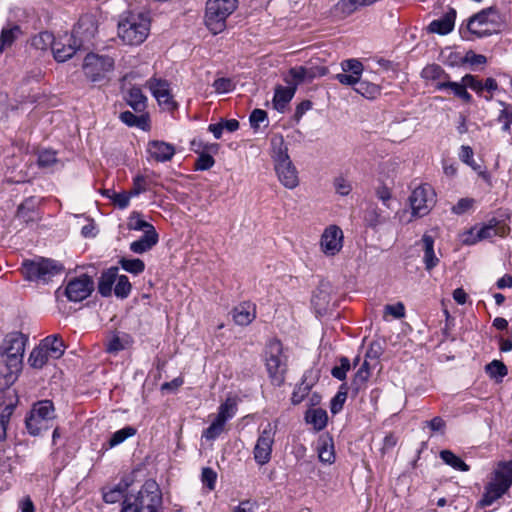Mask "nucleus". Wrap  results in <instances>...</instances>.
<instances>
[{"instance_id": "35", "label": "nucleus", "mask_w": 512, "mask_h": 512, "mask_svg": "<svg viewBox=\"0 0 512 512\" xmlns=\"http://www.w3.org/2000/svg\"><path fill=\"white\" fill-rule=\"evenodd\" d=\"M118 268L112 267L104 272L98 284V291L102 296H110L112 287L117 279Z\"/></svg>"}, {"instance_id": "11", "label": "nucleus", "mask_w": 512, "mask_h": 512, "mask_svg": "<svg viewBox=\"0 0 512 512\" xmlns=\"http://www.w3.org/2000/svg\"><path fill=\"white\" fill-rule=\"evenodd\" d=\"M138 505L145 512H159L162 506V493L156 481H145L139 492L134 495Z\"/></svg>"}, {"instance_id": "32", "label": "nucleus", "mask_w": 512, "mask_h": 512, "mask_svg": "<svg viewBox=\"0 0 512 512\" xmlns=\"http://www.w3.org/2000/svg\"><path fill=\"white\" fill-rule=\"evenodd\" d=\"M22 29L19 25H10L3 27L0 34V54L19 38Z\"/></svg>"}, {"instance_id": "38", "label": "nucleus", "mask_w": 512, "mask_h": 512, "mask_svg": "<svg viewBox=\"0 0 512 512\" xmlns=\"http://www.w3.org/2000/svg\"><path fill=\"white\" fill-rule=\"evenodd\" d=\"M421 76L425 80L437 82L450 79V76L437 64L427 65L423 68Z\"/></svg>"}, {"instance_id": "23", "label": "nucleus", "mask_w": 512, "mask_h": 512, "mask_svg": "<svg viewBox=\"0 0 512 512\" xmlns=\"http://www.w3.org/2000/svg\"><path fill=\"white\" fill-rule=\"evenodd\" d=\"M435 89L439 91L449 90L456 97L460 98L466 103H470L472 101V95L467 91V87L463 82V78L461 79V82L450 81V79L437 82Z\"/></svg>"}, {"instance_id": "46", "label": "nucleus", "mask_w": 512, "mask_h": 512, "mask_svg": "<svg viewBox=\"0 0 512 512\" xmlns=\"http://www.w3.org/2000/svg\"><path fill=\"white\" fill-rule=\"evenodd\" d=\"M120 120L128 126H136L144 129L147 125V117L143 114L137 116L130 111H124L119 116Z\"/></svg>"}, {"instance_id": "57", "label": "nucleus", "mask_w": 512, "mask_h": 512, "mask_svg": "<svg viewBox=\"0 0 512 512\" xmlns=\"http://www.w3.org/2000/svg\"><path fill=\"white\" fill-rule=\"evenodd\" d=\"M350 370V361L347 357L340 358V365L335 366L331 370V374L334 378L342 381L346 378L347 372Z\"/></svg>"}, {"instance_id": "43", "label": "nucleus", "mask_w": 512, "mask_h": 512, "mask_svg": "<svg viewBox=\"0 0 512 512\" xmlns=\"http://www.w3.org/2000/svg\"><path fill=\"white\" fill-rule=\"evenodd\" d=\"M129 343L130 340L128 335L119 336L114 334L107 341L106 351L109 353H117L121 350H124Z\"/></svg>"}, {"instance_id": "36", "label": "nucleus", "mask_w": 512, "mask_h": 512, "mask_svg": "<svg viewBox=\"0 0 512 512\" xmlns=\"http://www.w3.org/2000/svg\"><path fill=\"white\" fill-rule=\"evenodd\" d=\"M305 420L311 424L316 431L325 428L328 420L327 412L323 409H310L306 412Z\"/></svg>"}, {"instance_id": "48", "label": "nucleus", "mask_w": 512, "mask_h": 512, "mask_svg": "<svg viewBox=\"0 0 512 512\" xmlns=\"http://www.w3.org/2000/svg\"><path fill=\"white\" fill-rule=\"evenodd\" d=\"M136 429L131 426H126L116 432H114L109 440V447L113 448L122 442H124L127 438L135 435Z\"/></svg>"}, {"instance_id": "50", "label": "nucleus", "mask_w": 512, "mask_h": 512, "mask_svg": "<svg viewBox=\"0 0 512 512\" xmlns=\"http://www.w3.org/2000/svg\"><path fill=\"white\" fill-rule=\"evenodd\" d=\"M128 229L143 231L144 233L150 229L155 230L154 226L147 221L140 218V214L137 212H133L129 217Z\"/></svg>"}, {"instance_id": "60", "label": "nucleus", "mask_w": 512, "mask_h": 512, "mask_svg": "<svg viewBox=\"0 0 512 512\" xmlns=\"http://www.w3.org/2000/svg\"><path fill=\"white\" fill-rule=\"evenodd\" d=\"M121 512H145L137 503V499H134V494L126 495L122 502Z\"/></svg>"}, {"instance_id": "31", "label": "nucleus", "mask_w": 512, "mask_h": 512, "mask_svg": "<svg viewBox=\"0 0 512 512\" xmlns=\"http://www.w3.org/2000/svg\"><path fill=\"white\" fill-rule=\"evenodd\" d=\"M421 242L424 251L423 261L425 268L426 270L430 271L439 263V259L434 252V239L432 236L424 234L422 236Z\"/></svg>"}, {"instance_id": "18", "label": "nucleus", "mask_w": 512, "mask_h": 512, "mask_svg": "<svg viewBox=\"0 0 512 512\" xmlns=\"http://www.w3.org/2000/svg\"><path fill=\"white\" fill-rule=\"evenodd\" d=\"M321 249L327 256L336 255L343 246V232L342 230L331 225L327 227L321 236Z\"/></svg>"}, {"instance_id": "20", "label": "nucleus", "mask_w": 512, "mask_h": 512, "mask_svg": "<svg viewBox=\"0 0 512 512\" xmlns=\"http://www.w3.org/2000/svg\"><path fill=\"white\" fill-rule=\"evenodd\" d=\"M390 214L374 205L369 206L364 214V222L367 227L374 230L391 222Z\"/></svg>"}, {"instance_id": "17", "label": "nucleus", "mask_w": 512, "mask_h": 512, "mask_svg": "<svg viewBox=\"0 0 512 512\" xmlns=\"http://www.w3.org/2000/svg\"><path fill=\"white\" fill-rule=\"evenodd\" d=\"M83 48L72 35L64 34L54 40L52 52L58 62H65L70 59L77 50Z\"/></svg>"}, {"instance_id": "4", "label": "nucleus", "mask_w": 512, "mask_h": 512, "mask_svg": "<svg viewBox=\"0 0 512 512\" xmlns=\"http://www.w3.org/2000/svg\"><path fill=\"white\" fill-rule=\"evenodd\" d=\"M271 143L278 179L286 188L294 189L299 184L298 172L288 155V148L282 137L273 138Z\"/></svg>"}, {"instance_id": "40", "label": "nucleus", "mask_w": 512, "mask_h": 512, "mask_svg": "<svg viewBox=\"0 0 512 512\" xmlns=\"http://www.w3.org/2000/svg\"><path fill=\"white\" fill-rule=\"evenodd\" d=\"M440 458L443 460V462L452 468L459 470V471H468L469 466L457 455H455L450 450H442L440 452Z\"/></svg>"}, {"instance_id": "39", "label": "nucleus", "mask_w": 512, "mask_h": 512, "mask_svg": "<svg viewBox=\"0 0 512 512\" xmlns=\"http://www.w3.org/2000/svg\"><path fill=\"white\" fill-rule=\"evenodd\" d=\"M486 373L491 379L496 382H502L503 378L507 375L508 369L506 365L500 360H493L485 367Z\"/></svg>"}, {"instance_id": "41", "label": "nucleus", "mask_w": 512, "mask_h": 512, "mask_svg": "<svg viewBox=\"0 0 512 512\" xmlns=\"http://www.w3.org/2000/svg\"><path fill=\"white\" fill-rule=\"evenodd\" d=\"M502 109L497 117V122L501 124V130L505 133H511L512 126V107L509 104L500 102Z\"/></svg>"}, {"instance_id": "59", "label": "nucleus", "mask_w": 512, "mask_h": 512, "mask_svg": "<svg viewBox=\"0 0 512 512\" xmlns=\"http://www.w3.org/2000/svg\"><path fill=\"white\" fill-rule=\"evenodd\" d=\"M225 423L215 419L211 425L204 431L203 436L209 440L217 438L224 430Z\"/></svg>"}, {"instance_id": "6", "label": "nucleus", "mask_w": 512, "mask_h": 512, "mask_svg": "<svg viewBox=\"0 0 512 512\" xmlns=\"http://www.w3.org/2000/svg\"><path fill=\"white\" fill-rule=\"evenodd\" d=\"M238 0H208L206 2L205 24L213 34L226 28L227 18L236 10Z\"/></svg>"}, {"instance_id": "7", "label": "nucleus", "mask_w": 512, "mask_h": 512, "mask_svg": "<svg viewBox=\"0 0 512 512\" xmlns=\"http://www.w3.org/2000/svg\"><path fill=\"white\" fill-rule=\"evenodd\" d=\"M512 485V462L499 464L495 470L492 481L486 486L480 505L487 507L492 505L504 495Z\"/></svg>"}, {"instance_id": "55", "label": "nucleus", "mask_w": 512, "mask_h": 512, "mask_svg": "<svg viewBox=\"0 0 512 512\" xmlns=\"http://www.w3.org/2000/svg\"><path fill=\"white\" fill-rule=\"evenodd\" d=\"M345 384L340 387V390L333 397L331 401L330 410L332 414H337L343 408V405L347 399V392L344 390Z\"/></svg>"}, {"instance_id": "25", "label": "nucleus", "mask_w": 512, "mask_h": 512, "mask_svg": "<svg viewBox=\"0 0 512 512\" xmlns=\"http://www.w3.org/2000/svg\"><path fill=\"white\" fill-rule=\"evenodd\" d=\"M233 320L237 325L246 326L256 317L255 305L251 302H243L232 311Z\"/></svg>"}, {"instance_id": "49", "label": "nucleus", "mask_w": 512, "mask_h": 512, "mask_svg": "<svg viewBox=\"0 0 512 512\" xmlns=\"http://www.w3.org/2000/svg\"><path fill=\"white\" fill-rule=\"evenodd\" d=\"M131 288L132 287H131L128 277L125 275L119 276L117 274V279H116L115 287H114L115 295L121 299H124V298L128 297V295L130 294Z\"/></svg>"}, {"instance_id": "58", "label": "nucleus", "mask_w": 512, "mask_h": 512, "mask_svg": "<svg viewBox=\"0 0 512 512\" xmlns=\"http://www.w3.org/2000/svg\"><path fill=\"white\" fill-rule=\"evenodd\" d=\"M463 82L466 84L467 88L472 89L475 91L479 96H485L483 95V82L479 80L476 76L471 74H466L463 76Z\"/></svg>"}, {"instance_id": "34", "label": "nucleus", "mask_w": 512, "mask_h": 512, "mask_svg": "<svg viewBox=\"0 0 512 512\" xmlns=\"http://www.w3.org/2000/svg\"><path fill=\"white\" fill-rule=\"evenodd\" d=\"M473 149L468 145H462L459 151V159L476 171L481 178L488 181L490 176L486 171L481 170V166L477 164L473 158Z\"/></svg>"}, {"instance_id": "3", "label": "nucleus", "mask_w": 512, "mask_h": 512, "mask_svg": "<svg viewBox=\"0 0 512 512\" xmlns=\"http://www.w3.org/2000/svg\"><path fill=\"white\" fill-rule=\"evenodd\" d=\"M150 31V19L144 13L129 12L118 23V35L128 45H139Z\"/></svg>"}, {"instance_id": "13", "label": "nucleus", "mask_w": 512, "mask_h": 512, "mask_svg": "<svg viewBox=\"0 0 512 512\" xmlns=\"http://www.w3.org/2000/svg\"><path fill=\"white\" fill-rule=\"evenodd\" d=\"M114 60L106 55L90 53L84 59L83 70L93 82L99 81L113 69Z\"/></svg>"}, {"instance_id": "28", "label": "nucleus", "mask_w": 512, "mask_h": 512, "mask_svg": "<svg viewBox=\"0 0 512 512\" xmlns=\"http://www.w3.org/2000/svg\"><path fill=\"white\" fill-rule=\"evenodd\" d=\"M130 485L131 481L129 479H122L115 486L103 490V500L110 504L124 500L125 493Z\"/></svg>"}, {"instance_id": "52", "label": "nucleus", "mask_w": 512, "mask_h": 512, "mask_svg": "<svg viewBox=\"0 0 512 512\" xmlns=\"http://www.w3.org/2000/svg\"><path fill=\"white\" fill-rule=\"evenodd\" d=\"M369 377V370L358 369L351 383V387L355 391V393H358L365 387V384L368 381Z\"/></svg>"}, {"instance_id": "54", "label": "nucleus", "mask_w": 512, "mask_h": 512, "mask_svg": "<svg viewBox=\"0 0 512 512\" xmlns=\"http://www.w3.org/2000/svg\"><path fill=\"white\" fill-rule=\"evenodd\" d=\"M37 163L42 168H50L57 163L56 153L52 150H43L38 154Z\"/></svg>"}, {"instance_id": "33", "label": "nucleus", "mask_w": 512, "mask_h": 512, "mask_svg": "<svg viewBox=\"0 0 512 512\" xmlns=\"http://www.w3.org/2000/svg\"><path fill=\"white\" fill-rule=\"evenodd\" d=\"M125 99L127 104L137 113H141L146 109L147 98L139 87L129 89Z\"/></svg>"}, {"instance_id": "22", "label": "nucleus", "mask_w": 512, "mask_h": 512, "mask_svg": "<svg viewBox=\"0 0 512 512\" xmlns=\"http://www.w3.org/2000/svg\"><path fill=\"white\" fill-rule=\"evenodd\" d=\"M285 81L287 82L288 86H278L275 89L273 98L274 107L280 112L284 111L287 104L292 100L297 89L296 85H294L288 77L285 78Z\"/></svg>"}, {"instance_id": "1", "label": "nucleus", "mask_w": 512, "mask_h": 512, "mask_svg": "<svg viewBox=\"0 0 512 512\" xmlns=\"http://www.w3.org/2000/svg\"><path fill=\"white\" fill-rule=\"evenodd\" d=\"M26 341L24 334L14 332L8 334L0 346V373L9 380L15 378L21 370Z\"/></svg>"}, {"instance_id": "24", "label": "nucleus", "mask_w": 512, "mask_h": 512, "mask_svg": "<svg viewBox=\"0 0 512 512\" xmlns=\"http://www.w3.org/2000/svg\"><path fill=\"white\" fill-rule=\"evenodd\" d=\"M361 8L363 7L359 0H339L330 9V14L338 20H343Z\"/></svg>"}, {"instance_id": "9", "label": "nucleus", "mask_w": 512, "mask_h": 512, "mask_svg": "<svg viewBox=\"0 0 512 512\" xmlns=\"http://www.w3.org/2000/svg\"><path fill=\"white\" fill-rule=\"evenodd\" d=\"M55 418L54 405L50 400L36 403L26 419V427L31 435L37 436L50 427Z\"/></svg>"}, {"instance_id": "2", "label": "nucleus", "mask_w": 512, "mask_h": 512, "mask_svg": "<svg viewBox=\"0 0 512 512\" xmlns=\"http://www.w3.org/2000/svg\"><path fill=\"white\" fill-rule=\"evenodd\" d=\"M501 21L498 10L488 7L467 19L466 25L460 27V34L465 40L484 38L500 31Z\"/></svg>"}, {"instance_id": "19", "label": "nucleus", "mask_w": 512, "mask_h": 512, "mask_svg": "<svg viewBox=\"0 0 512 512\" xmlns=\"http://www.w3.org/2000/svg\"><path fill=\"white\" fill-rule=\"evenodd\" d=\"M147 151L151 158L157 162H167L172 159L175 154V147L164 141H150Z\"/></svg>"}, {"instance_id": "51", "label": "nucleus", "mask_w": 512, "mask_h": 512, "mask_svg": "<svg viewBox=\"0 0 512 512\" xmlns=\"http://www.w3.org/2000/svg\"><path fill=\"white\" fill-rule=\"evenodd\" d=\"M236 406L234 403L227 400L225 403L221 404L219 407V411L217 417L215 419L226 423L229 419H231L235 415Z\"/></svg>"}, {"instance_id": "29", "label": "nucleus", "mask_w": 512, "mask_h": 512, "mask_svg": "<svg viewBox=\"0 0 512 512\" xmlns=\"http://www.w3.org/2000/svg\"><path fill=\"white\" fill-rule=\"evenodd\" d=\"M317 452L319 460L324 464H332L335 462L334 443L332 438L322 436L317 441Z\"/></svg>"}, {"instance_id": "5", "label": "nucleus", "mask_w": 512, "mask_h": 512, "mask_svg": "<svg viewBox=\"0 0 512 512\" xmlns=\"http://www.w3.org/2000/svg\"><path fill=\"white\" fill-rule=\"evenodd\" d=\"M264 360L272 384L276 386L282 385L287 370V357L283 353V346L279 340L271 339L267 343Z\"/></svg>"}, {"instance_id": "64", "label": "nucleus", "mask_w": 512, "mask_h": 512, "mask_svg": "<svg viewBox=\"0 0 512 512\" xmlns=\"http://www.w3.org/2000/svg\"><path fill=\"white\" fill-rule=\"evenodd\" d=\"M214 158L207 153H201L196 161V170H208L214 165Z\"/></svg>"}, {"instance_id": "47", "label": "nucleus", "mask_w": 512, "mask_h": 512, "mask_svg": "<svg viewBox=\"0 0 512 512\" xmlns=\"http://www.w3.org/2000/svg\"><path fill=\"white\" fill-rule=\"evenodd\" d=\"M354 90L366 98H375L379 94L378 85L361 79Z\"/></svg>"}, {"instance_id": "14", "label": "nucleus", "mask_w": 512, "mask_h": 512, "mask_svg": "<svg viewBox=\"0 0 512 512\" xmlns=\"http://www.w3.org/2000/svg\"><path fill=\"white\" fill-rule=\"evenodd\" d=\"M97 32L98 22L96 16L93 14H85L80 17L71 35L83 49H87L89 45L93 44V39Z\"/></svg>"}, {"instance_id": "16", "label": "nucleus", "mask_w": 512, "mask_h": 512, "mask_svg": "<svg viewBox=\"0 0 512 512\" xmlns=\"http://www.w3.org/2000/svg\"><path fill=\"white\" fill-rule=\"evenodd\" d=\"M147 87L156 98L158 104L166 110L172 111L177 107L169 90L167 81L157 78H151L147 81Z\"/></svg>"}, {"instance_id": "53", "label": "nucleus", "mask_w": 512, "mask_h": 512, "mask_svg": "<svg viewBox=\"0 0 512 512\" xmlns=\"http://www.w3.org/2000/svg\"><path fill=\"white\" fill-rule=\"evenodd\" d=\"M341 68L343 72L354 74L360 78L363 73V64L357 59H347L342 61Z\"/></svg>"}, {"instance_id": "45", "label": "nucleus", "mask_w": 512, "mask_h": 512, "mask_svg": "<svg viewBox=\"0 0 512 512\" xmlns=\"http://www.w3.org/2000/svg\"><path fill=\"white\" fill-rule=\"evenodd\" d=\"M119 264L125 271H127L131 274H134V275H138V274L142 273L145 269L144 262L138 258L129 259V258L122 257L119 260Z\"/></svg>"}, {"instance_id": "8", "label": "nucleus", "mask_w": 512, "mask_h": 512, "mask_svg": "<svg viewBox=\"0 0 512 512\" xmlns=\"http://www.w3.org/2000/svg\"><path fill=\"white\" fill-rule=\"evenodd\" d=\"M62 271L59 262L47 258L25 260L22 264V273L29 281L47 283Z\"/></svg>"}, {"instance_id": "56", "label": "nucleus", "mask_w": 512, "mask_h": 512, "mask_svg": "<svg viewBox=\"0 0 512 512\" xmlns=\"http://www.w3.org/2000/svg\"><path fill=\"white\" fill-rule=\"evenodd\" d=\"M212 86L215 89V92L218 94H224L233 91L235 83L230 78H218L213 82Z\"/></svg>"}, {"instance_id": "42", "label": "nucleus", "mask_w": 512, "mask_h": 512, "mask_svg": "<svg viewBox=\"0 0 512 512\" xmlns=\"http://www.w3.org/2000/svg\"><path fill=\"white\" fill-rule=\"evenodd\" d=\"M54 40L55 38L52 33L42 31L31 39V45L38 50H47L48 48L52 49Z\"/></svg>"}, {"instance_id": "63", "label": "nucleus", "mask_w": 512, "mask_h": 512, "mask_svg": "<svg viewBox=\"0 0 512 512\" xmlns=\"http://www.w3.org/2000/svg\"><path fill=\"white\" fill-rule=\"evenodd\" d=\"M216 479H217V474L213 469H211L209 467L203 468L202 482L206 487L209 488V490H213L215 488Z\"/></svg>"}, {"instance_id": "15", "label": "nucleus", "mask_w": 512, "mask_h": 512, "mask_svg": "<svg viewBox=\"0 0 512 512\" xmlns=\"http://www.w3.org/2000/svg\"><path fill=\"white\" fill-rule=\"evenodd\" d=\"M94 290V282L88 275L71 279L65 288V295L70 301L80 302L90 296Z\"/></svg>"}, {"instance_id": "21", "label": "nucleus", "mask_w": 512, "mask_h": 512, "mask_svg": "<svg viewBox=\"0 0 512 512\" xmlns=\"http://www.w3.org/2000/svg\"><path fill=\"white\" fill-rule=\"evenodd\" d=\"M455 19L456 10L451 8L442 17L433 20L428 26V31L439 35H446L454 29Z\"/></svg>"}, {"instance_id": "30", "label": "nucleus", "mask_w": 512, "mask_h": 512, "mask_svg": "<svg viewBox=\"0 0 512 512\" xmlns=\"http://www.w3.org/2000/svg\"><path fill=\"white\" fill-rule=\"evenodd\" d=\"M40 344L51 359H59L64 354L65 345L58 335L48 336Z\"/></svg>"}, {"instance_id": "26", "label": "nucleus", "mask_w": 512, "mask_h": 512, "mask_svg": "<svg viewBox=\"0 0 512 512\" xmlns=\"http://www.w3.org/2000/svg\"><path fill=\"white\" fill-rule=\"evenodd\" d=\"M159 240L156 230H147L138 240L130 244V250L136 254H143L151 250Z\"/></svg>"}, {"instance_id": "10", "label": "nucleus", "mask_w": 512, "mask_h": 512, "mask_svg": "<svg viewBox=\"0 0 512 512\" xmlns=\"http://www.w3.org/2000/svg\"><path fill=\"white\" fill-rule=\"evenodd\" d=\"M277 426L267 423L260 431L253 450L254 460L259 465H265L271 460L272 447L275 441Z\"/></svg>"}, {"instance_id": "44", "label": "nucleus", "mask_w": 512, "mask_h": 512, "mask_svg": "<svg viewBox=\"0 0 512 512\" xmlns=\"http://www.w3.org/2000/svg\"><path fill=\"white\" fill-rule=\"evenodd\" d=\"M50 357L46 354L45 349L39 344L34 348L29 356V363L33 368H42Z\"/></svg>"}, {"instance_id": "12", "label": "nucleus", "mask_w": 512, "mask_h": 512, "mask_svg": "<svg viewBox=\"0 0 512 512\" xmlns=\"http://www.w3.org/2000/svg\"><path fill=\"white\" fill-rule=\"evenodd\" d=\"M409 202L412 215L423 217L429 213L435 204V192L428 184L420 185L412 191Z\"/></svg>"}, {"instance_id": "62", "label": "nucleus", "mask_w": 512, "mask_h": 512, "mask_svg": "<svg viewBox=\"0 0 512 512\" xmlns=\"http://www.w3.org/2000/svg\"><path fill=\"white\" fill-rule=\"evenodd\" d=\"M130 199L131 195L129 192H113L111 196L113 204L120 209H125L126 207H128Z\"/></svg>"}, {"instance_id": "37", "label": "nucleus", "mask_w": 512, "mask_h": 512, "mask_svg": "<svg viewBox=\"0 0 512 512\" xmlns=\"http://www.w3.org/2000/svg\"><path fill=\"white\" fill-rule=\"evenodd\" d=\"M290 81L296 85V87L302 82H311L315 79V74L312 72L311 67L297 66L289 70Z\"/></svg>"}, {"instance_id": "61", "label": "nucleus", "mask_w": 512, "mask_h": 512, "mask_svg": "<svg viewBox=\"0 0 512 512\" xmlns=\"http://www.w3.org/2000/svg\"><path fill=\"white\" fill-rule=\"evenodd\" d=\"M334 188L339 195L346 196L351 192L352 185L350 181H348L342 176H339L336 177L334 180Z\"/></svg>"}, {"instance_id": "27", "label": "nucleus", "mask_w": 512, "mask_h": 512, "mask_svg": "<svg viewBox=\"0 0 512 512\" xmlns=\"http://www.w3.org/2000/svg\"><path fill=\"white\" fill-rule=\"evenodd\" d=\"M478 238L481 240L489 239L494 236H504L507 233V227L496 218L490 219L486 224L477 226Z\"/></svg>"}]
</instances>
